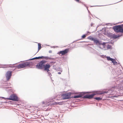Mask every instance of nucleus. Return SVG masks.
Segmentation results:
<instances>
[{
  "mask_svg": "<svg viewBox=\"0 0 123 123\" xmlns=\"http://www.w3.org/2000/svg\"><path fill=\"white\" fill-rule=\"evenodd\" d=\"M47 62L46 61L44 60L41 61L36 65V68L40 69L44 68V70L47 71L48 72L49 71V69L50 66L49 63L46 64Z\"/></svg>",
  "mask_w": 123,
  "mask_h": 123,
  "instance_id": "1",
  "label": "nucleus"
},
{
  "mask_svg": "<svg viewBox=\"0 0 123 123\" xmlns=\"http://www.w3.org/2000/svg\"><path fill=\"white\" fill-rule=\"evenodd\" d=\"M107 92L106 91H97L94 92L91 95H87L84 96L83 97L85 98L91 99L93 98V96L96 95H102L103 94L107 93Z\"/></svg>",
  "mask_w": 123,
  "mask_h": 123,
  "instance_id": "2",
  "label": "nucleus"
},
{
  "mask_svg": "<svg viewBox=\"0 0 123 123\" xmlns=\"http://www.w3.org/2000/svg\"><path fill=\"white\" fill-rule=\"evenodd\" d=\"M62 102H55L53 103L52 101H47L45 102L43 101L42 102V104L43 105H44V107H46L49 105H51L55 104H62Z\"/></svg>",
  "mask_w": 123,
  "mask_h": 123,
  "instance_id": "3",
  "label": "nucleus"
},
{
  "mask_svg": "<svg viewBox=\"0 0 123 123\" xmlns=\"http://www.w3.org/2000/svg\"><path fill=\"white\" fill-rule=\"evenodd\" d=\"M32 63L30 62H24L21 64H19L16 67L18 69L23 68L25 67L30 66L31 64Z\"/></svg>",
  "mask_w": 123,
  "mask_h": 123,
  "instance_id": "4",
  "label": "nucleus"
},
{
  "mask_svg": "<svg viewBox=\"0 0 123 123\" xmlns=\"http://www.w3.org/2000/svg\"><path fill=\"white\" fill-rule=\"evenodd\" d=\"M113 29L116 32L123 33V27L120 25L115 26L113 27Z\"/></svg>",
  "mask_w": 123,
  "mask_h": 123,
  "instance_id": "5",
  "label": "nucleus"
},
{
  "mask_svg": "<svg viewBox=\"0 0 123 123\" xmlns=\"http://www.w3.org/2000/svg\"><path fill=\"white\" fill-rule=\"evenodd\" d=\"M72 93L70 92L64 93L62 94V97L63 99H67L71 98Z\"/></svg>",
  "mask_w": 123,
  "mask_h": 123,
  "instance_id": "6",
  "label": "nucleus"
},
{
  "mask_svg": "<svg viewBox=\"0 0 123 123\" xmlns=\"http://www.w3.org/2000/svg\"><path fill=\"white\" fill-rule=\"evenodd\" d=\"M12 71H8L6 74L5 76L6 80L7 81L9 80L12 75Z\"/></svg>",
  "mask_w": 123,
  "mask_h": 123,
  "instance_id": "7",
  "label": "nucleus"
},
{
  "mask_svg": "<svg viewBox=\"0 0 123 123\" xmlns=\"http://www.w3.org/2000/svg\"><path fill=\"white\" fill-rule=\"evenodd\" d=\"M7 99L15 101H17L18 100V98L14 94H12L11 95L9 98Z\"/></svg>",
  "mask_w": 123,
  "mask_h": 123,
  "instance_id": "8",
  "label": "nucleus"
},
{
  "mask_svg": "<svg viewBox=\"0 0 123 123\" xmlns=\"http://www.w3.org/2000/svg\"><path fill=\"white\" fill-rule=\"evenodd\" d=\"M69 49H66L64 50L61 51L59 52L58 54L60 55L61 54L62 55H64L67 54L69 51Z\"/></svg>",
  "mask_w": 123,
  "mask_h": 123,
  "instance_id": "9",
  "label": "nucleus"
},
{
  "mask_svg": "<svg viewBox=\"0 0 123 123\" xmlns=\"http://www.w3.org/2000/svg\"><path fill=\"white\" fill-rule=\"evenodd\" d=\"M44 58L46 59H50V58H49L48 56H44V57L43 56H42L41 57H36L35 58H32L31 59V60H34V59H43Z\"/></svg>",
  "mask_w": 123,
  "mask_h": 123,
  "instance_id": "10",
  "label": "nucleus"
},
{
  "mask_svg": "<svg viewBox=\"0 0 123 123\" xmlns=\"http://www.w3.org/2000/svg\"><path fill=\"white\" fill-rule=\"evenodd\" d=\"M93 41L96 44H101V43L96 38H95V39Z\"/></svg>",
  "mask_w": 123,
  "mask_h": 123,
  "instance_id": "11",
  "label": "nucleus"
},
{
  "mask_svg": "<svg viewBox=\"0 0 123 123\" xmlns=\"http://www.w3.org/2000/svg\"><path fill=\"white\" fill-rule=\"evenodd\" d=\"M83 95L82 94L80 93L78 95L74 96L73 98H80L82 97Z\"/></svg>",
  "mask_w": 123,
  "mask_h": 123,
  "instance_id": "12",
  "label": "nucleus"
},
{
  "mask_svg": "<svg viewBox=\"0 0 123 123\" xmlns=\"http://www.w3.org/2000/svg\"><path fill=\"white\" fill-rule=\"evenodd\" d=\"M111 61H112V62L114 65L116 64L117 63V62H116L115 60L113 59H112V60Z\"/></svg>",
  "mask_w": 123,
  "mask_h": 123,
  "instance_id": "13",
  "label": "nucleus"
},
{
  "mask_svg": "<svg viewBox=\"0 0 123 123\" xmlns=\"http://www.w3.org/2000/svg\"><path fill=\"white\" fill-rule=\"evenodd\" d=\"M14 64H10L7 66L8 67H15V66H14Z\"/></svg>",
  "mask_w": 123,
  "mask_h": 123,
  "instance_id": "14",
  "label": "nucleus"
},
{
  "mask_svg": "<svg viewBox=\"0 0 123 123\" xmlns=\"http://www.w3.org/2000/svg\"><path fill=\"white\" fill-rule=\"evenodd\" d=\"M94 99L96 100H100L101 99V98L100 97H96L94 98Z\"/></svg>",
  "mask_w": 123,
  "mask_h": 123,
  "instance_id": "15",
  "label": "nucleus"
},
{
  "mask_svg": "<svg viewBox=\"0 0 123 123\" xmlns=\"http://www.w3.org/2000/svg\"><path fill=\"white\" fill-rule=\"evenodd\" d=\"M107 59L108 61H112V58H111L110 57H107Z\"/></svg>",
  "mask_w": 123,
  "mask_h": 123,
  "instance_id": "16",
  "label": "nucleus"
},
{
  "mask_svg": "<svg viewBox=\"0 0 123 123\" xmlns=\"http://www.w3.org/2000/svg\"><path fill=\"white\" fill-rule=\"evenodd\" d=\"M38 50H39L41 48V44L40 43L38 44Z\"/></svg>",
  "mask_w": 123,
  "mask_h": 123,
  "instance_id": "17",
  "label": "nucleus"
},
{
  "mask_svg": "<svg viewBox=\"0 0 123 123\" xmlns=\"http://www.w3.org/2000/svg\"><path fill=\"white\" fill-rule=\"evenodd\" d=\"M118 37V36L117 35L115 34L113 35V38H117Z\"/></svg>",
  "mask_w": 123,
  "mask_h": 123,
  "instance_id": "18",
  "label": "nucleus"
},
{
  "mask_svg": "<svg viewBox=\"0 0 123 123\" xmlns=\"http://www.w3.org/2000/svg\"><path fill=\"white\" fill-rule=\"evenodd\" d=\"M111 45H109L107 46V48L108 49H111Z\"/></svg>",
  "mask_w": 123,
  "mask_h": 123,
  "instance_id": "19",
  "label": "nucleus"
},
{
  "mask_svg": "<svg viewBox=\"0 0 123 123\" xmlns=\"http://www.w3.org/2000/svg\"><path fill=\"white\" fill-rule=\"evenodd\" d=\"M90 39L91 40L94 41V39H95V38H94L93 37H91L90 38Z\"/></svg>",
  "mask_w": 123,
  "mask_h": 123,
  "instance_id": "20",
  "label": "nucleus"
},
{
  "mask_svg": "<svg viewBox=\"0 0 123 123\" xmlns=\"http://www.w3.org/2000/svg\"><path fill=\"white\" fill-rule=\"evenodd\" d=\"M75 1H76L79 3H81V1L80 0H74Z\"/></svg>",
  "mask_w": 123,
  "mask_h": 123,
  "instance_id": "21",
  "label": "nucleus"
},
{
  "mask_svg": "<svg viewBox=\"0 0 123 123\" xmlns=\"http://www.w3.org/2000/svg\"><path fill=\"white\" fill-rule=\"evenodd\" d=\"M86 37V36L85 35H83L82 36V37L83 38H85Z\"/></svg>",
  "mask_w": 123,
  "mask_h": 123,
  "instance_id": "22",
  "label": "nucleus"
},
{
  "mask_svg": "<svg viewBox=\"0 0 123 123\" xmlns=\"http://www.w3.org/2000/svg\"><path fill=\"white\" fill-rule=\"evenodd\" d=\"M105 43H101V45H105Z\"/></svg>",
  "mask_w": 123,
  "mask_h": 123,
  "instance_id": "23",
  "label": "nucleus"
},
{
  "mask_svg": "<svg viewBox=\"0 0 123 123\" xmlns=\"http://www.w3.org/2000/svg\"><path fill=\"white\" fill-rule=\"evenodd\" d=\"M52 52V51L51 50H49V53H51Z\"/></svg>",
  "mask_w": 123,
  "mask_h": 123,
  "instance_id": "24",
  "label": "nucleus"
},
{
  "mask_svg": "<svg viewBox=\"0 0 123 123\" xmlns=\"http://www.w3.org/2000/svg\"><path fill=\"white\" fill-rule=\"evenodd\" d=\"M58 74H61V73L60 72H59L58 73Z\"/></svg>",
  "mask_w": 123,
  "mask_h": 123,
  "instance_id": "25",
  "label": "nucleus"
}]
</instances>
